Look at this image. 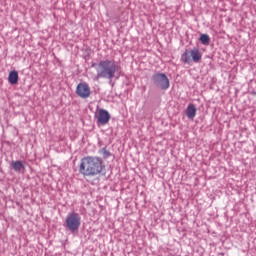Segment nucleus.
<instances>
[{
    "label": "nucleus",
    "mask_w": 256,
    "mask_h": 256,
    "mask_svg": "<svg viewBox=\"0 0 256 256\" xmlns=\"http://www.w3.org/2000/svg\"><path fill=\"white\" fill-rule=\"evenodd\" d=\"M11 167L16 171V173H19L23 170H25V165L23 164V161L17 160L11 162Z\"/></svg>",
    "instance_id": "9d476101"
},
{
    "label": "nucleus",
    "mask_w": 256,
    "mask_h": 256,
    "mask_svg": "<svg viewBox=\"0 0 256 256\" xmlns=\"http://www.w3.org/2000/svg\"><path fill=\"white\" fill-rule=\"evenodd\" d=\"M92 67L96 69V79H108L111 81L114 77H119L121 73V66L115 60H100L98 64H93Z\"/></svg>",
    "instance_id": "f257e3e1"
},
{
    "label": "nucleus",
    "mask_w": 256,
    "mask_h": 256,
    "mask_svg": "<svg viewBox=\"0 0 256 256\" xmlns=\"http://www.w3.org/2000/svg\"><path fill=\"white\" fill-rule=\"evenodd\" d=\"M66 228L68 231H71V233H75V231H79V228L81 227V215L76 212H70L66 216Z\"/></svg>",
    "instance_id": "7ed1b4c3"
},
{
    "label": "nucleus",
    "mask_w": 256,
    "mask_h": 256,
    "mask_svg": "<svg viewBox=\"0 0 256 256\" xmlns=\"http://www.w3.org/2000/svg\"><path fill=\"white\" fill-rule=\"evenodd\" d=\"M100 153L104 159H109V157H111V152L105 148H103Z\"/></svg>",
    "instance_id": "f8f14e48"
},
{
    "label": "nucleus",
    "mask_w": 256,
    "mask_h": 256,
    "mask_svg": "<svg viewBox=\"0 0 256 256\" xmlns=\"http://www.w3.org/2000/svg\"><path fill=\"white\" fill-rule=\"evenodd\" d=\"M203 55L199 49L194 48L192 50H185V52L181 56V61L186 65H191V61L194 63H199L201 61Z\"/></svg>",
    "instance_id": "20e7f679"
},
{
    "label": "nucleus",
    "mask_w": 256,
    "mask_h": 256,
    "mask_svg": "<svg viewBox=\"0 0 256 256\" xmlns=\"http://www.w3.org/2000/svg\"><path fill=\"white\" fill-rule=\"evenodd\" d=\"M152 81L156 87H159V89H162L163 91H167L169 88V78H167V75L163 73L154 74L152 76Z\"/></svg>",
    "instance_id": "39448f33"
},
{
    "label": "nucleus",
    "mask_w": 256,
    "mask_h": 256,
    "mask_svg": "<svg viewBox=\"0 0 256 256\" xmlns=\"http://www.w3.org/2000/svg\"><path fill=\"white\" fill-rule=\"evenodd\" d=\"M256 2V0H254Z\"/></svg>",
    "instance_id": "4468645a"
},
{
    "label": "nucleus",
    "mask_w": 256,
    "mask_h": 256,
    "mask_svg": "<svg viewBox=\"0 0 256 256\" xmlns=\"http://www.w3.org/2000/svg\"><path fill=\"white\" fill-rule=\"evenodd\" d=\"M8 82L10 85H17L19 83V73L15 70L10 71L8 75Z\"/></svg>",
    "instance_id": "1a4fd4ad"
},
{
    "label": "nucleus",
    "mask_w": 256,
    "mask_h": 256,
    "mask_svg": "<svg viewBox=\"0 0 256 256\" xmlns=\"http://www.w3.org/2000/svg\"><path fill=\"white\" fill-rule=\"evenodd\" d=\"M219 256H225L223 252L218 253Z\"/></svg>",
    "instance_id": "ddd939ff"
},
{
    "label": "nucleus",
    "mask_w": 256,
    "mask_h": 256,
    "mask_svg": "<svg viewBox=\"0 0 256 256\" xmlns=\"http://www.w3.org/2000/svg\"><path fill=\"white\" fill-rule=\"evenodd\" d=\"M196 115L197 107H195V104H189L186 108V116L188 119L194 120Z\"/></svg>",
    "instance_id": "6e6552de"
},
{
    "label": "nucleus",
    "mask_w": 256,
    "mask_h": 256,
    "mask_svg": "<svg viewBox=\"0 0 256 256\" xmlns=\"http://www.w3.org/2000/svg\"><path fill=\"white\" fill-rule=\"evenodd\" d=\"M103 171V161L99 157L87 156L81 159L79 173L83 177H97Z\"/></svg>",
    "instance_id": "f03ea898"
},
{
    "label": "nucleus",
    "mask_w": 256,
    "mask_h": 256,
    "mask_svg": "<svg viewBox=\"0 0 256 256\" xmlns=\"http://www.w3.org/2000/svg\"><path fill=\"white\" fill-rule=\"evenodd\" d=\"M96 123L98 126L102 125L105 126L109 121H111V114H109V111L105 109H100L98 111V114L96 115Z\"/></svg>",
    "instance_id": "423d86ee"
},
{
    "label": "nucleus",
    "mask_w": 256,
    "mask_h": 256,
    "mask_svg": "<svg viewBox=\"0 0 256 256\" xmlns=\"http://www.w3.org/2000/svg\"><path fill=\"white\" fill-rule=\"evenodd\" d=\"M200 43H202V45H209V43H211V38L207 34H201Z\"/></svg>",
    "instance_id": "9b49d317"
},
{
    "label": "nucleus",
    "mask_w": 256,
    "mask_h": 256,
    "mask_svg": "<svg viewBox=\"0 0 256 256\" xmlns=\"http://www.w3.org/2000/svg\"><path fill=\"white\" fill-rule=\"evenodd\" d=\"M76 94L78 95V97H81V99H88V97L91 96V88L89 87V84H78L76 88Z\"/></svg>",
    "instance_id": "0eeeda50"
}]
</instances>
